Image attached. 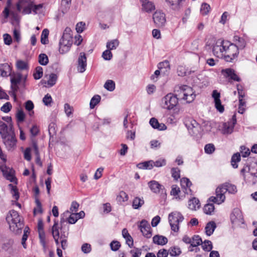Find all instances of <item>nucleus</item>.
Masks as SVG:
<instances>
[{
    "instance_id": "obj_40",
    "label": "nucleus",
    "mask_w": 257,
    "mask_h": 257,
    "mask_svg": "<svg viewBox=\"0 0 257 257\" xmlns=\"http://www.w3.org/2000/svg\"><path fill=\"white\" fill-rule=\"evenodd\" d=\"M203 249L206 251H210L213 248L212 244L211 241L205 240L201 243Z\"/></svg>"
},
{
    "instance_id": "obj_30",
    "label": "nucleus",
    "mask_w": 257,
    "mask_h": 257,
    "mask_svg": "<svg viewBox=\"0 0 257 257\" xmlns=\"http://www.w3.org/2000/svg\"><path fill=\"white\" fill-rule=\"evenodd\" d=\"M8 187L11 190V193L13 198L15 199L16 201L18 200L19 199L20 195L17 187L12 184H10Z\"/></svg>"
},
{
    "instance_id": "obj_62",
    "label": "nucleus",
    "mask_w": 257,
    "mask_h": 257,
    "mask_svg": "<svg viewBox=\"0 0 257 257\" xmlns=\"http://www.w3.org/2000/svg\"><path fill=\"white\" fill-rule=\"evenodd\" d=\"M181 185L182 187H189L192 185L191 182L187 178H183L180 181Z\"/></svg>"
},
{
    "instance_id": "obj_48",
    "label": "nucleus",
    "mask_w": 257,
    "mask_h": 257,
    "mask_svg": "<svg viewBox=\"0 0 257 257\" xmlns=\"http://www.w3.org/2000/svg\"><path fill=\"white\" fill-rule=\"evenodd\" d=\"M22 79V75L20 73L14 74L11 76V82L14 83H20Z\"/></svg>"
},
{
    "instance_id": "obj_11",
    "label": "nucleus",
    "mask_w": 257,
    "mask_h": 257,
    "mask_svg": "<svg viewBox=\"0 0 257 257\" xmlns=\"http://www.w3.org/2000/svg\"><path fill=\"white\" fill-rule=\"evenodd\" d=\"M230 219L232 223L233 224L240 225L244 223L242 213L241 210L238 208H235L233 209L230 215Z\"/></svg>"
},
{
    "instance_id": "obj_37",
    "label": "nucleus",
    "mask_w": 257,
    "mask_h": 257,
    "mask_svg": "<svg viewBox=\"0 0 257 257\" xmlns=\"http://www.w3.org/2000/svg\"><path fill=\"white\" fill-rule=\"evenodd\" d=\"M119 45V41L117 39H114L108 42L106 44V47L109 50L115 49Z\"/></svg>"
},
{
    "instance_id": "obj_49",
    "label": "nucleus",
    "mask_w": 257,
    "mask_h": 257,
    "mask_svg": "<svg viewBox=\"0 0 257 257\" xmlns=\"http://www.w3.org/2000/svg\"><path fill=\"white\" fill-rule=\"evenodd\" d=\"M34 77L35 79H39L43 76V68L40 66L36 68L35 71L33 74Z\"/></svg>"
},
{
    "instance_id": "obj_22",
    "label": "nucleus",
    "mask_w": 257,
    "mask_h": 257,
    "mask_svg": "<svg viewBox=\"0 0 257 257\" xmlns=\"http://www.w3.org/2000/svg\"><path fill=\"white\" fill-rule=\"evenodd\" d=\"M11 68L8 63L0 64V76L3 77L11 75Z\"/></svg>"
},
{
    "instance_id": "obj_21",
    "label": "nucleus",
    "mask_w": 257,
    "mask_h": 257,
    "mask_svg": "<svg viewBox=\"0 0 257 257\" xmlns=\"http://www.w3.org/2000/svg\"><path fill=\"white\" fill-rule=\"evenodd\" d=\"M142 3V9L146 12H150L155 9L154 4L149 0H140Z\"/></svg>"
},
{
    "instance_id": "obj_43",
    "label": "nucleus",
    "mask_w": 257,
    "mask_h": 257,
    "mask_svg": "<svg viewBox=\"0 0 257 257\" xmlns=\"http://www.w3.org/2000/svg\"><path fill=\"white\" fill-rule=\"evenodd\" d=\"M202 243V239L199 235H194L192 238L191 246L196 247Z\"/></svg>"
},
{
    "instance_id": "obj_27",
    "label": "nucleus",
    "mask_w": 257,
    "mask_h": 257,
    "mask_svg": "<svg viewBox=\"0 0 257 257\" xmlns=\"http://www.w3.org/2000/svg\"><path fill=\"white\" fill-rule=\"evenodd\" d=\"M200 206L199 200L194 197L190 199L188 201V208L192 210H196V208H199Z\"/></svg>"
},
{
    "instance_id": "obj_2",
    "label": "nucleus",
    "mask_w": 257,
    "mask_h": 257,
    "mask_svg": "<svg viewBox=\"0 0 257 257\" xmlns=\"http://www.w3.org/2000/svg\"><path fill=\"white\" fill-rule=\"evenodd\" d=\"M226 192L231 194H235L237 192L236 186L229 183H225L219 185L216 189V196L210 197L209 199V201L218 204H221L225 199V194Z\"/></svg>"
},
{
    "instance_id": "obj_13",
    "label": "nucleus",
    "mask_w": 257,
    "mask_h": 257,
    "mask_svg": "<svg viewBox=\"0 0 257 257\" xmlns=\"http://www.w3.org/2000/svg\"><path fill=\"white\" fill-rule=\"evenodd\" d=\"M140 230L143 235L146 238H149L152 235V229L149 222L146 220H143L139 226Z\"/></svg>"
},
{
    "instance_id": "obj_45",
    "label": "nucleus",
    "mask_w": 257,
    "mask_h": 257,
    "mask_svg": "<svg viewBox=\"0 0 257 257\" xmlns=\"http://www.w3.org/2000/svg\"><path fill=\"white\" fill-rule=\"evenodd\" d=\"M104 87L109 91H112L115 89V83L111 80H108L105 82Z\"/></svg>"
},
{
    "instance_id": "obj_29",
    "label": "nucleus",
    "mask_w": 257,
    "mask_h": 257,
    "mask_svg": "<svg viewBox=\"0 0 257 257\" xmlns=\"http://www.w3.org/2000/svg\"><path fill=\"white\" fill-rule=\"evenodd\" d=\"M137 167L141 169H152L154 167V161L150 160L138 164Z\"/></svg>"
},
{
    "instance_id": "obj_7",
    "label": "nucleus",
    "mask_w": 257,
    "mask_h": 257,
    "mask_svg": "<svg viewBox=\"0 0 257 257\" xmlns=\"http://www.w3.org/2000/svg\"><path fill=\"white\" fill-rule=\"evenodd\" d=\"M229 42L218 40L213 47V53L217 57H224L223 52L225 53V49Z\"/></svg>"
},
{
    "instance_id": "obj_55",
    "label": "nucleus",
    "mask_w": 257,
    "mask_h": 257,
    "mask_svg": "<svg viewBox=\"0 0 257 257\" xmlns=\"http://www.w3.org/2000/svg\"><path fill=\"white\" fill-rule=\"evenodd\" d=\"M204 150L206 154H211L214 152L215 147L212 144H208L205 145Z\"/></svg>"
},
{
    "instance_id": "obj_19",
    "label": "nucleus",
    "mask_w": 257,
    "mask_h": 257,
    "mask_svg": "<svg viewBox=\"0 0 257 257\" xmlns=\"http://www.w3.org/2000/svg\"><path fill=\"white\" fill-rule=\"evenodd\" d=\"M68 229L67 231H62L60 232V243L61 246L63 250L66 249L68 247V243L67 238L68 236Z\"/></svg>"
},
{
    "instance_id": "obj_26",
    "label": "nucleus",
    "mask_w": 257,
    "mask_h": 257,
    "mask_svg": "<svg viewBox=\"0 0 257 257\" xmlns=\"http://www.w3.org/2000/svg\"><path fill=\"white\" fill-rule=\"evenodd\" d=\"M158 68L162 72L164 73L168 72L170 69L169 62L165 60L159 63L158 65Z\"/></svg>"
},
{
    "instance_id": "obj_59",
    "label": "nucleus",
    "mask_w": 257,
    "mask_h": 257,
    "mask_svg": "<svg viewBox=\"0 0 257 257\" xmlns=\"http://www.w3.org/2000/svg\"><path fill=\"white\" fill-rule=\"evenodd\" d=\"M102 57L105 60H110L112 57V54L110 50L107 49L102 53Z\"/></svg>"
},
{
    "instance_id": "obj_39",
    "label": "nucleus",
    "mask_w": 257,
    "mask_h": 257,
    "mask_svg": "<svg viewBox=\"0 0 257 257\" xmlns=\"http://www.w3.org/2000/svg\"><path fill=\"white\" fill-rule=\"evenodd\" d=\"M25 109L29 112V115L32 116L34 114L33 110L34 107L33 102L31 100H28L25 102Z\"/></svg>"
},
{
    "instance_id": "obj_64",
    "label": "nucleus",
    "mask_w": 257,
    "mask_h": 257,
    "mask_svg": "<svg viewBox=\"0 0 257 257\" xmlns=\"http://www.w3.org/2000/svg\"><path fill=\"white\" fill-rule=\"evenodd\" d=\"M169 254V251L164 248L160 249L157 254V257H167Z\"/></svg>"
},
{
    "instance_id": "obj_36",
    "label": "nucleus",
    "mask_w": 257,
    "mask_h": 257,
    "mask_svg": "<svg viewBox=\"0 0 257 257\" xmlns=\"http://www.w3.org/2000/svg\"><path fill=\"white\" fill-rule=\"evenodd\" d=\"M128 199L127 194L123 191H120L116 197V200L120 203L126 201Z\"/></svg>"
},
{
    "instance_id": "obj_56",
    "label": "nucleus",
    "mask_w": 257,
    "mask_h": 257,
    "mask_svg": "<svg viewBox=\"0 0 257 257\" xmlns=\"http://www.w3.org/2000/svg\"><path fill=\"white\" fill-rule=\"evenodd\" d=\"M245 101L244 99L239 100V106L238 112L239 113L243 114L245 110Z\"/></svg>"
},
{
    "instance_id": "obj_6",
    "label": "nucleus",
    "mask_w": 257,
    "mask_h": 257,
    "mask_svg": "<svg viewBox=\"0 0 257 257\" xmlns=\"http://www.w3.org/2000/svg\"><path fill=\"white\" fill-rule=\"evenodd\" d=\"M239 48L233 43H228L224 54V59L227 62H232L239 54Z\"/></svg>"
},
{
    "instance_id": "obj_16",
    "label": "nucleus",
    "mask_w": 257,
    "mask_h": 257,
    "mask_svg": "<svg viewBox=\"0 0 257 257\" xmlns=\"http://www.w3.org/2000/svg\"><path fill=\"white\" fill-rule=\"evenodd\" d=\"M148 186L151 190L155 193H159L161 190H163L164 187L155 180H152L148 182Z\"/></svg>"
},
{
    "instance_id": "obj_47",
    "label": "nucleus",
    "mask_w": 257,
    "mask_h": 257,
    "mask_svg": "<svg viewBox=\"0 0 257 257\" xmlns=\"http://www.w3.org/2000/svg\"><path fill=\"white\" fill-rule=\"evenodd\" d=\"M70 212L68 211L65 212L63 215L61 216V220H60V232L62 231H65L64 228H63V224L68 221V217L67 216H69Z\"/></svg>"
},
{
    "instance_id": "obj_23",
    "label": "nucleus",
    "mask_w": 257,
    "mask_h": 257,
    "mask_svg": "<svg viewBox=\"0 0 257 257\" xmlns=\"http://www.w3.org/2000/svg\"><path fill=\"white\" fill-rule=\"evenodd\" d=\"M233 42V45H235L239 48V50H242L245 47L246 43L245 40L238 36H234Z\"/></svg>"
},
{
    "instance_id": "obj_5",
    "label": "nucleus",
    "mask_w": 257,
    "mask_h": 257,
    "mask_svg": "<svg viewBox=\"0 0 257 257\" xmlns=\"http://www.w3.org/2000/svg\"><path fill=\"white\" fill-rule=\"evenodd\" d=\"M168 219L171 229L174 232H177L179 228V224L183 221L184 217L180 212L175 211L169 214Z\"/></svg>"
},
{
    "instance_id": "obj_12",
    "label": "nucleus",
    "mask_w": 257,
    "mask_h": 257,
    "mask_svg": "<svg viewBox=\"0 0 257 257\" xmlns=\"http://www.w3.org/2000/svg\"><path fill=\"white\" fill-rule=\"evenodd\" d=\"M12 123L7 124L4 122L0 120V135L2 138L14 133Z\"/></svg>"
},
{
    "instance_id": "obj_4",
    "label": "nucleus",
    "mask_w": 257,
    "mask_h": 257,
    "mask_svg": "<svg viewBox=\"0 0 257 257\" xmlns=\"http://www.w3.org/2000/svg\"><path fill=\"white\" fill-rule=\"evenodd\" d=\"M71 33L72 31L70 28L67 27L64 31L59 42V52L61 54H64L70 50L73 43Z\"/></svg>"
},
{
    "instance_id": "obj_14",
    "label": "nucleus",
    "mask_w": 257,
    "mask_h": 257,
    "mask_svg": "<svg viewBox=\"0 0 257 257\" xmlns=\"http://www.w3.org/2000/svg\"><path fill=\"white\" fill-rule=\"evenodd\" d=\"M86 57L83 52L80 53L78 60L77 70L80 73H83L85 71L86 67Z\"/></svg>"
},
{
    "instance_id": "obj_24",
    "label": "nucleus",
    "mask_w": 257,
    "mask_h": 257,
    "mask_svg": "<svg viewBox=\"0 0 257 257\" xmlns=\"http://www.w3.org/2000/svg\"><path fill=\"white\" fill-rule=\"evenodd\" d=\"M153 241L155 244L163 245L168 242V239L164 236L156 235L153 238Z\"/></svg>"
},
{
    "instance_id": "obj_57",
    "label": "nucleus",
    "mask_w": 257,
    "mask_h": 257,
    "mask_svg": "<svg viewBox=\"0 0 257 257\" xmlns=\"http://www.w3.org/2000/svg\"><path fill=\"white\" fill-rule=\"evenodd\" d=\"M12 6V2L11 0H8L7 2V6L5 8L3 13L4 14V16L5 18H8L10 14V9Z\"/></svg>"
},
{
    "instance_id": "obj_50",
    "label": "nucleus",
    "mask_w": 257,
    "mask_h": 257,
    "mask_svg": "<svg viewBox=\"0 0 257 257\" xmlns=\"http://www.w3.org/2000/svg\"><path fill=\"white\" fill-rule=\"evenodd\" d=\"M57 76L54 73H51L49 77L47 84L50 87L53 86L56 82Z\"/></svg>"
},
{
    "instance_id": "obj_41",
    "label": "nucleus",
    "mask_w": 257,
    "mask_h": 257,
    "mask_svg": "<svg viewBox=\"0 0 257 257\" xmlns=\"http://www.w3.org/2000/svg\"><path fill=\"white\" fill-rule=\"evenodd\" d=\"M101 97L99 95H94L90 102V107L92 109L100 102Z\"/></svg>"
},
{
    "instance_id": "obj_20",
    "label": "nucleus",
    "mask_w": 257,
    "mask_h": 257,
    "mask_svg": "<svg viewBox=\"0 0 257 257\" xmlns=\"http://www.w3.org/2000/svg\"><path fill=\"white\" fill-rule=\"evenodd\" d=\"M150 124L154 128L159 131H164L167 129V126L164 123H160L158 120L154 117L151 118Z\"/></svg>"
},
{
    "instance_id": "obj_35",
    "label": "nucleus",
    "mask_w": 257,
    "mask_h": 257,
    "mask_svg": "<svg viewBox=\"0 0 257 257\" xmlns=\"http://www.w3.org/2000/svg\"><path fill=\"white\" fill-rule=\"evenodd\" d=\"M240 161V155L239 153H236L233 155L231 157V165L234 168H237L238 167V165L237 164V162H239Z\"/></svg>"
},
{
    "instance_id": "obj_46",
    "label": "nucleus",
    "mask_w": 257,
    "mask_h": 257,
    "mask_svg": "<svg viewBox=\"0 0 257 257\" xmlns=\"http://www.w3.org/2000/svg\"><path fill=\"white\" fill-rule=\"evenodd\" d=\"M16 66L18 69L21 70H27L28 69V63L22 60H18L16 63Z\"/></svg>"
},
{
    "instance_id": "obj_63",
    "label": "nucleus",
    "mask_w": 257,
    "mask_h": 257,
    "mask_svg": "<svg viewBox=\"0 0 257 257\" xmlns=\"http://www.w3.org/2000/svg\"><path fill=\"white\" fill-rule=\"evenodd\" d=\"M240 152L242 154V156L245 158L248 156L250 153V151L249 149L246 148L245 146H242L240 147Z\"/></svg>"
},
{
    "instance_id": "obj_9",
    "label": "nucleus",
    "mask_w": 257,
    "mask_h": 257,
    "mask_svg": "<svg viewBox=\"0 0 257 257\" xmlns=\"http://www.w3.org/2000/svg\"><path fill=\"white\" fill-rule=\"evenodd\" d=\"M23 7L24 8L22 13L23 14H29L31 13L32 10H33V2L31 0H19V2L17 4V11L20 12Z\"/></svg>"
},
{
    "instance_id": "obj_38",
    "label": "nucleus",
    "mask_w": 257,
    "mask_h": 257,
    "mask_svg": "<svg viewBox=\"0 0 257 257\" xmlns=\"http://www.w3.org/2000/svg\"><path fill=\"white\" fill-rule=\"evenodd\" d=\"M185 125L189 130L197 127L198 126V123L195 120L191 119L185 121Z\"/></svg>"
},
{
    "instance_id": "obj_31",
    "label": "nucleus",
    "mask_w": 257,
    "mask_h": 257,
    "mask_svg": "<svg viewBox=\"0 0 257 257\" xmlns=\"http://www.w3.org/2000/svg\"><path fill=\"white\" fill-rule=\"evenodd\" d=\"M234 125L229 122L223 124L222 132L224 134H230L233 130Z\"/></svg>"
},
{
    "instance_id": "obj_34",
    "label": "nucleus",
    "mask_w": 257,
    "mask_h": 257,
    "mask_svg": "<svg viewBox=\"0 0 257 257\" xmlns=\"http://www.w3.org/2000/svg\"><path fill=\"white\" fill-rule=\"evenodd\" d=\"M168 251L171 256H177L181 253L180 247L175 246L171 247Z\"/></svg>"
},
{
    "instance_id": "obj_33",
    "label": "nucleus",
    "mask_w": 257,
    "mask_h": 257,
    "mask_svg": "<svg viewBox=\"0 0 257 257\" xmlns=\"http://www.w3.org/2000/svg\"><path fill=\"white\" fill-rule=\"evenodd\" d=\"M49 31L48 29H45L43 30L41 37V42L42 44L46 45L48 44V36Z\"/></svg>"
},
{
    "instance_id": "obj_28",
    "label": "nucleus",
    "mask_w": 257,
    "mask_h": 257,
    "mask_svg": "<svg viewBox=\"0 0 257 257\" xmlns=\"http://www.w3.org/2000/svg\"><path fill=\"white\" fill-rule=\"evenodd\" d=\"M216 225L214 221L209 222L205 227V232L208 236L211 235L214 232Z\"/></svg>"
},
{
    "instance_id": "obj_25",
    "label": "nucleus",
    "mask_w": 257,
    "mask_h": 257,
    "mask_svg": "<svg viewBox=\"0 0 257 257\" xmlns=\"http://www.w3.org/2000/svg\"><path fill=\"white\" fill-rule=\"evenodd\" d=\"M183 0H165L168 5L174 10H178L180 8Z\"/></svg>"
},
{
    "instance_id": "obj_42",
    "label": "nucleus",
    "mask_w": 257,
    "mask_h": 257,
    "mask_svg": "<svg viewBox=\"0 0 257 257\" xmlns=\"http://www.w3.org/2000/svg\"><path fill=\"white\" fill-rule=\"evenodd\" d=\"M14 243V241L12 239H9L6 240L5 242L3 243L2 245V248L5 250H9L11 249L13 244Z\"/></svg>"
},
{
    "instance_id": "obj_32",
    "label": "nucleus",
    "mask_w": 257,
    "mask_h": 257,
    "mask_svg": "<svg viewBox=\"0 0 257 257\" xmlns=\"http://www.w3.org/2000/svg\"><path fill=\"white\" fill-rule=\"evenodd\" d=\"M144 204V200L140 197H135L133 201V207L135 209H139Z\"/></svg>"
},
{
    "instance_id": "obj_53",
    "label": "nucleus",
    "mask_w": 257,
    "mask_h": 257,
    "mask_svg": "<svg viewBox=\"0 0 257 257\" xmlns=\"http://www.w3.org/2000/svg\"><path fill=\"white\" fill-rule=\"evenodd\" d=\"M35 202L37 205V207L34 209V214H36V213H42L43 212L42 205L38 198H35Z\"/></svg>"
},
{
    "instance_id": "obj_1",
    "label": "nucleus",
    "mask_w": 257,
    "mask_h": 257,
    "mask_svg": "<svg viewBox=\"0 0 257 257\" xmlns=\"http://www.w3.org/2000/svg\"><path fill=\"white\" fill-rule=\"evenodd\" d=\"M175 94L170 93L162 99V105L164 108L171 110L175 107L179 99H183L187 103L192 102L195 98L192 88L187 85L177 86L175 88Z\"/></svg>"
},
{
    "instance_id": "obj_60",
    "label": "nucleus",
    "mask_w": 257,
    "mask_h": 257,
    "mask_svg": "<svg viewBox=\"0 0 257 257\" xmlns=\"http://www.w3.org/2000/svg\"><path fill=\"white\" fill-rule=\"evenodd\" d=\"M12 107V104L10 102L5 103L1 108V110L5 113L9 112Z\"/></svg>"
},
{
    "instance_id": "obj_10",
    "label": "nucleus",
    "mask_w": 257,
    "mask_h": 257,
    "mask_svg": "<svg viewBox=\"0 0 257 257\" xmlns=\"http://www.w3.org/2000/svg\"><path fill=\"white\" fill-rule=\"evenodd\" d=\"M153 19L156 27H163L166 22V15L162 11H157L153 16Z\"/></svg>"
},
{
    "instance_id": "obj_61",
    "label": "nucleus",
    "mask_w": 257,
    "mask_h": 257,
    "mask_svg": "<svg viewBox=\"0 0 257 257\" xmlns=\"http://www.w3.org/2000/svg\"><path fill=\"white\" fill-rule=\"evenodd\" d=\"M110 246L112 250L117 251L120 247V244L118 241L113 240L110 243Z\"/></svg>"
},
{
    "instance_id": "obj_54",
    "label": "nucleus",
    "mask_w": 257,
    "mask_h": 257,
    "mask_svg": "<svg viewBox=\"0 0 257 257\" xmlns=\"http://www.w3.org/2000/svg\"><path fill=\"white\" fill-rule=\"evenodd\" d=\"M210 10V6L206 3H204L201 5L200 12L203 15H206L209 12Z\"/></svg>"
},
{
    "instance_id": "obj_18",
    "label": "nucleus",
    "mask_w": 257,
    "mask_h": 257,
    "mask_svg": "<svg viewBox=\"0 0 257 257\" xmlns=\"http://www.w3.org/2000/svg\"><path fill=\"white\" fill-rule=\"evenodd\" d=\"M9 169L5 165H0V170L2 172L4 176L11 182H14L16 178Z\"/></svg>"
},
{
    "instance_id": "obj_3",
    "label": "nucleus",
    "mask_w": 257,
    "mask_h": 257,
    "mask_svg": "<svg viewBox=\"0 0 257 257\" xmlns=\"http://www.w3.org/2000/svg\"><path fill=\"white\" fill-rule=\"evenodd\" d=\"M6 220L12 231L16 234L21 233L24 224L22 217L17 211L14 210L10 211L6 217Z\"/></svg>"
},
{
    "instance_id": "obj_52",
    "label": "nucleus",
    "mask_w": 257,
    "mask_h": 257,
    "mask_svg": "<svg viewBox=\"0 0 257 257\" xmlns=\"http://www.w3.org/2000/svg\"><path fill=\"white\" fill-rule=\"evenodd\" d=\"M16 118L18 122L24 121L25 118V114L22 109H18L16 113Z\"/></svg>"
},
{
    "instance_id": "obj_15",
    "label": "nucleus",
    "mask_w": 257,
    "mask_h": 257,
    "mask_svg": "<svg viewBox=\"0 0 257 257\" xmlns=\"http://www.w3.org/2000/svg\"><path fill=\"white\" fill-rule=\"evenodd\" d=\"M221 73L225 77H229L231 79L237 82L240 81V78L235 73V71L232 69L227 68L223 69Z\"/></svg>"
},
{
    "instance_id": "obj_8",
    "label": "nucleus",
    "mask_w": 257,
    "mask_h": 257,
    "mask_svg": "<svg viewBox=\"0 0 257 257\" xmlns=\"http://www.w3.org/2000/svg\"><path fill=\"white\" fill-rule=\"evenodd\" d=\"M6 149L9 151H13L17 147V140L15 133L2 138Z\"/></svg>"
},
{
    "instance_id": "obj_44",
    "label": "nucleus",
    "mask_w": 257,
    "mask_h": 257,
    "mask_svg": "<svg viewBox=\"0 0 257 257\" xmlns=\"http://www.w3.org/2000/svg\"><path fill=\"white\" fill-rule=\"evenodd\" d=\"M214 210V206L212 203L205 205L203 208L204 212L206 214L210 215Z\"/></svg>"
},
{
    "instance_id": "obj_51",
    "label": "nucleus",
    "mask_w": 257,
    "mask_h": 257,
    "mask_svg": "<svg viewBox=\"0 0 257 257\" xmlns=\"http://www.w3.org/2000/svg\"><path fill=\"white\" fill-rule=\"evenodd\" d=\"M49 62L47 56L45 54H41L39 56V62L42 65H46Z\"/></svg>"
},
{
    "instance_id": "obj_58",
    "label": "nucleus",
    "mask_w": 257,
    "mask_h": 257,
    "mask_svg": "<svg viewBox=\"0 0 257 257\" xmlns=\"http://www.w3.org/2000/svg\"><path fill=\"white\" fill-rule=\"evenodd\" d=\"M171 173L172 176L175 180H177L180 178V170L178 168H173Z\"/></svg>"
},
{
    "instance_id": "obj_17",
    "label": "nucleus",
    "mask_w": 257,
    "mask_h": 257,
    "mask_svg": "<svg viewBox=\"0 0 257 257\" xmlns=\"http://www.w3.org/2000/svg\"><path fill=\"white\" fill-rule=\"evenodd\" d=\"M59 229L58 222L56 220H55L54 224L52 228V233L57 245L59 244V239L60 237V233L59 232Z\"/></svg>"
}]
</instances>
